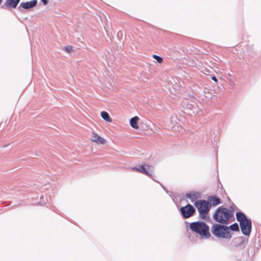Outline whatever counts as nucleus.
<instances>
[{
  "label": "nucleus",
  "mask_w": 261,
  "mask_h": 261,
  "mask_svg": "<svg viewBox=\"0 0 261 261\" xmlns=\"http://www.w3.org/2000/svg\"><path fill=\"white\" fill-rule=\"evenodd\" d=\"M191 230L198 234L201 238L208 239L210 237L209 227L205 223L201 221H197L190 223Z\"/></svg>",
  "instance_id": "f257e3e1"
},
{
  "label": "nucleus",
  "mask_w": 261,
  "mask_h": 261,
  "mask_svg": "<svg viewBox=\"0 0 261 261\" xmlns=\"http://www.w3.org/2000/svg\"><path fill=\"white\" fill-rule=\"evenodd\" d=\"M233 216V212L225 207H219L214 215L215 220L220 223L226 224Z\"/></svg>",
  "instance_id": "f03ea898"
},
{
  "label": "nucleus",
  "mask_w": 261,
  "mask_h": 261,
  "mask_svg": "<svg viewBox=\"0 0 261 261\" xmlns=\"http://www.w3.org/2000/svg\"><path fill=\"white\" fill-rule=\"evenodd\" d=\"M212 232L216 237L225 239H230L231 234L229 228L224 225L216 224L212 227Z\"/></svg>",
  "instance_id": "7ed1b4c3"
},
{
  "label": "nucleus",
  "mask_w": 261,
  "mask_h": 261,
  "mask_svg": "<svg viewBox=\"0 0 261 261\" xmlns=\"http://www.w3.org/2000/svg\"><path fill=\"white\" fill-rule=\"evenodd\" d=\"M194 206L197 208L200 216L204 218L211 208V203L204 200H199L194 203Z\"/></svg>",
  "instance_id": "20e7f679"
},
{
  "label": "nucleus",
  "mask_w": 261,
  "mask_h": 261,
  "mask_svg": "<svg viewBox=\"0 0 261 261\" xmlns=\"http://www.w3.org/2000/svg\"><path fill=\"white\" fill-rule=\"evenodd\" d=\"M133 170H136L147 175H151L152 172V167L149 164H138L132 168Z\"/></svg>",
  "instance_id": "39448f33"
},
{
  "label": "nucleus",
  "mask_w": 261,
  "mask_h": 261,
  "mask_svg": "<svg viewBox=\"0 0 261 261\" xmlns=\"http://www.w3.org/2000/svg\"><path fill=\"white\" fill-rule=\"evenodd\" d=\"M180 211L184 218H188L192 217L196 211L192 205L188 204L186 206L181 207Z\"/></svg>",
  "instance_id": "423d86ee"
},
{
  "label": "nucleus",
  "mask_w": 261,
  "mask_h": 261,
  "mask_svg": "<svg viewBox=\"0 0 261 261\" xmlns=\"http://www.w3.org/2000/svg\"><path fill=\"white\" fill-rule=\"evenodd\" d=\"M242 233L245 235H249L251 230V222L247 219L240 224Z\"/></svg>",
  "instance_id": "0eeeda50"
},
{
  "label": "nucleus",
  "mask_w": 261,
  "mask_h": 261,
  "mask_svg": "<svg viewBox=\"0 0 261 261\" xmlns=\"http://www.w3.org/2000/svg\"><path fill=\"white\" fill-rule=\"evenodd\" d=\"M91 141L94 142L97 144H105L107 143V141L103 138L100 137L97 133L94 132L91 133V138L90 139Z\"/></svg>",
  "instance_id": "6e6552de"
},
{
  "label": "nucleus",
  "mask_w": 261,
  "mask_h": 261,
  "mask_svg": "<svg viewBox=\"0 0 261 261\" xmlns=\"http://www.w3.org/2000/svg\"><path fill=\"white\" fill-rule=\"evenodd\" d=\"M19 1L20 0H6L2 7L7 9L15 8Z\"/></svg>",
  "instance_id": "1a4fd4ad"
},
{
  "label": "nucleus",
  "mask_w": 261,
  "mask_h": 261,
  "mask_svg": "<svg viewBox=\"0 0 261 261\" xmlns=\"http://www.w3.org/2000/svg\"><path fill=\"white\" fill-rule=\"evenodd\" d=\"M37 4V0H32L29 2L21 3L19 6L23 9H28L36 6Z\"/></svg>",
  "instance_id": "9d476101"
},
{
  "label": "nucleus",
  "mask_w": 261,
  "mask_h": 261,
  "mask_svg": "<svg viewBox=\"0 0 261 261\" xmlns=\"http://www.w3.org/2000/svg\"><path fill=\"white\" fill-rule=\"evenodd\" d=\"M207 199L208 200V201L211 203V206L212 205L216 206L221 203L220 199L215 196H210Z\"/></svg>",
  "instance_id": "9b49d317"
},
{
  "label": "nucleus",
  "mask_w": 261,
  "mask_h": 261,
  "mask_svg": "<svg viewBox=\"0 0 261 261\" xmlns=\"http://www.w3.org/2000/svg\"><path fill=\"white\" fill-rule=\"evenodd\" d=\"M139 118L138 116H135L130 119V125L134 129H138L139 125L138 122L139 120Z\"/></svg>",
  "instance_id": "f8f14e48"
},
{
  "label": "nucleus",
  "mask_w": 261,
  "mask_h": 261,
  "mask_svg": "<svg viewBox=\"0 0 261 261\" xmlns=\"http://www.w3.org/2000/svg\"><path fill=\"white\" fill-rule=\"evenodd\" d=\"M236 217L237 219L240 222V224L247 220L245 215L243 213L241 212L237 213L236 214Z\"/></svg>",
  "instance_id": "ddd939ff"
},
{
  "label": "nucleus",
  "mask_w": 261,
  "mask_h": 261,
  "mask_svg": "<svg viewBox=\"0 0 261 261\" xmlns=\"http://www.w3.org/2000/svg\"><path fill=\"white\" fill-rule=\"evenodd\" d=\"M101 117L103 119H104L106 121L108 122H112V119L109 116V114L105 111H102L101 112L100 114Z\"/></svg>",
  "instance_id": "4468645a"
},
{
  "label": "nucleus",
  "mask_w": 261,
  "mask_h": 261,
  "mask_svg": "<svg viewBox=\"0 0 261 261\" xmlns=\"http://www.w3.org/2000/svg\"><path fill=\"white\" fill-rule=\"evenodd\" d=\"M187 198H189L191 199L192 201H193L195 199L197 198V194L195 193H189L187 194L186 195Z\"/></svg>",
  "instance_id": "2eb2a0df"
},
{
  "label": "nucleus",
  "mask_w": 261,
  "mask_h": 261,
  "mask_svg": "<svg viewBox=\"0 0 261 261\" xmlns=\"http://www.w3.org/2000/svg\"><path fill=\"white\" fill-rule=\"evenodd\" d=\"M229 228L233 231H238L239 227L237 223H234L229 226Z\"/></svg>",
  "instance_id": "dca6fc26"
},
{
  "label": "nucleus",
  "mask_w": 261,
  "mask_h": 261,
  "mask_svg": "<svg viewBox=\"0 0 261 261\" xmlns=\"http://www.w3.org/2000/svg\"><path fill=\"white\" fill-rule=\"evenodd\" d=\"M152 58L155 59L159 63H162L163 61L162 58L156 55H152Z\"/></svg>",
  "instance_id": "f3484780"
},
{
  "label": "nucleus",
  "mask_w": 261,
  "mask_h": 261,
  "mask_svg": "<svg viewBox=\"0 0 261 261\" xmlns=\"http://www.w3.org/2000/svg\"><path fill=\"white\" fill-rule=\"evenodd\" d=\"M65 50L67 51V52L68 53H70L71 51H72V46H66L65 47Z\"/></svg>",
  "instance_id": "a211bd4d"
},
{
  "label": "nucleus",
  "mask_w": 261,
  "mask_h": 261,
  "mask_svg": "<svg viewBox=\"0 0 261 261\" xmlns=\"http://www.w3.org/2000/svg\"><path fill=\"white\" fill-rule=\"evenodd\" d=\"M212 79L214 82H215L216 83H217V82H218V80L217 79V78H216L215 76H212Z\"/></svg>",
  "instance_id": "6ab92c4d"
},
{
  "label": "nucleus",
  "mask_w": 261,
  "mask_h": 261,
  "mask_svg": "<svg viewBox=\"0 0 261 261\" xmlns=\"http://www.w3.org/2000/svg\"><path fill=\"white\" fill-rule=\"evenodd\" d=\"M44 5H46L48 3V0H41Z\"/></svg>",
  "instance_id": "aec40b11"
},
{
  "label": "nucleus",
  "mask_w": 261,
  "mask_h": 261,
  "mask_svg": "<svg viewBox=\"0 0 261 261\" xmlns=\"http://www.w3.org/2000/svg\"><path fill=\"white\" fill-rule=\"evenodd\" d=\"M3 1V0H0V5L2 4V3Z\"/></svg>",
  "instance_id": "412c9836"
},
{
  "label": "nucleus",
  "mask_w": 261,
  "mask_h": 261,
  "mask_svg": "<svg viewBox=\"0 0 261 261\" xmlns=\"http://www.w3.org/2000/svg\"><path fill=\"white\" fill-rule=\"evenodd\" d=\"M237 261H241V259H238ZM243 261H244V260H243Z\"/></svg>",
  "instance_id": "4be33fe9"
}]
</instances>
